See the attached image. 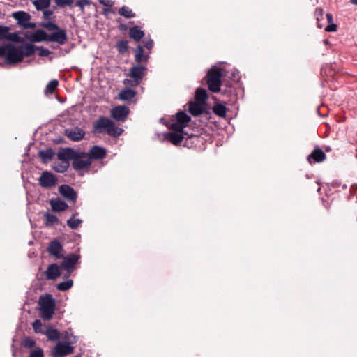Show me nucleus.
Wrapping results in <instances>:
<instances>
[{
    "label": "nucleus",
    "instance_id": "obj_1",
    "mask_svg": "<svg viewBox=\"0 0 357 357\" xmlns=\"http://www.w3.org/2000/svg\"><path fill=\"white\" fill-rule=\"evenodd\" d=\"M40 26L52 33L48 34L43 29H37L34 33L26 32L24 34L25 38L31 43L45 41L63 45L66 42L68 39L66 31L60 28L54 20L43 22L40 24Z\"/></svg>",
    "mask_w": 357,
    "mask_h": 357
},
{
    "label": "nucleus",
    "instance_id": "obj_2",
    "mask_svg": "<svg viewBox=\"0 0 357 357\" xmlns=\"http://www.w3.org/2000/svg\"><path fill=\"white\" fill-rule=\"evenodd\" d=\"M225 75L223 68L216 67L215 66L211 67L207 73V84L208 90L213 93H218L220 91L222 85V77Z\"/></svg>",
    "mask_w": 357,
    "mask_h": 357
},
{
    "label": "nucleus",
    "instance_id": "obj_3",
    "mask_svg": "<svg viewBox=\"0 0 357 357\" xmlns=\"http://www.w3.org/2000/svg\"><path fill=\"white\" fill-rule=\"evenodd\" d=\"M209 139L210 136L206 132H201L200 134L188 132L187 139L184 141L183 146L188 149H195L199 151L204 150Z\"/></svg>",
    "mask_w": 357,
    "mask_h": 357
},
{
    "label": "nucleus",
    "instance_id": "obj_4",
    "mask_svg": "<svg viewBox=\"0 0 357 357\" xmlns=\"http://www.w3.org/2000/svg\"><path fill=\"white\" fill-rule=\"evenodd\" d=\"M40 305L41 317L45 320H50L52 318L56 307V301L50 294L40 296L39 299Z\"/></svg>",
    "mask_w": 357,
    "mask_h": 357
},
{
    "label": "nucleus",
    "instance_id": "obj_5",
    "mask_svg": "<svg viewBox=\"0 0 357 357\" xmlns=\"http://www.w3.org/2000/svg\"><path fill=\"white\" fill-rule=\"evenodd\" d=\"M191 118L185 111L180 110L175 116H172L167 126L175 132L182 131L186 128Z\"/></svg>",
    "mask_w": 357,
    "mask_h": 357
},
{
    "label": "nucleus",
    "instance_id": "obj_6",
    "mask_svg": "<svg viewBox=\"0 0 357 357\" xmlns=\"http://www.w3.org/2000/svg\"><path fill=\"white\" fill-rule=\"evenodd\" d=\"M5 62L6 64H15L23 61L22 47H16L13 43L5 45Z\"/></svg>",
    "mask_w": 357,
    "mask_h": 357
},
{
    "label": "nucleus",
    "instance_id": "obj_7",
    "mask_svg": "<svg viewBox=\"0 0 357 357\" xmlns=\"http://www.w3.org/2000/svg\"><path fill=\"white\" fill-rule=\"evenodd\" d=\"M92 164L90 160L88 153L79 150H76L72 160V167L77 171L80 172L88 169Z\"/></svg>",
    "mask_w": 357,
    "mask_h": 357
},
{
    "label": "nucleus",
    "instance_id": "obj_8",
    "mask_svg": "<svg viewBox=\"0 0 357 357\" xmlns=\"http://www.w3.org/2000/svg\"><path fill=\"white\" fill-rule=\"evenodd\" d=\"M187 130H182L178 132H164V139L168 142H170L172 144L178 146L181 144L182 142H184L187 139Z\"/></svg>",
    "mask_w": 357,
    "mask_h": 357
},
{
    "label": "nucleus",
    "instance_id": "obj_9",
    "mask_svg": "<svg viewBox=\"0 0 357 357\" xmlns=\"http://www.w3.org/2000/svg\"><path fill=\"white\" fill-rule=\"evenodd\" d=\"M63 261L60 267L61 269L73 272L75 269V266L79 261L80 255L75 253H70L66 256L63 255Z\"/></svg>",
    "mask_w": 357,
    "mask_h": 357
},
{
    "label": "nucleus",
    "instance_id": "obj_10",
    "mask_svg": "<svg viewBox=\"0 0 357 357\" xmlns=\"http://www.w3.org/2000/svg\"><path fill=\"white\" fill-rule=\"evenodd\" d=\"M146 71V66L140 64L133 66L130 69L128 75L133 79V82H135L133 86H137L142 82Z\"/></svg>",
    "mask_w": 357,
    "mask_h": 357
},
{
    "label": "nucleus",
    "instance_id": "obj_11",
    "mask_svg": "<svg viewBox=\"0 0 357 357\" xmlns=\"http://www.w3.org/2000/svg\"><path fill=\"white\" fill-rule=\"evenodd\" d=\"M130 109L126 105H117L110 110L111 117L116 121H125L130 114Z\"/></svg>",
    "mask_w": 357,
    "mask_h": 357
},
{
    "label": "nucleus",
    "instance_id": "obj_12",
    "mask_svg": "<svg viewBox=\"0 0 357 357\" xmlns=\"http://www.w3.org/2000/svg\"><path fill=\"white\" fill-rule=\"evenodd\" d=\"M57 181V177L51 172L44 171L38 178L39 185L45 188H50L54 186Z\"/></svg>",
    "mask_w": 357,
    "mask_h": 357
},
{
    "label": "nucleus",
    "instance_id": "obj_13",
    "mask_svg": "<svg viewBox=\"0 0 357 357\" xmlns=\"http://www.w3.org/2000/svg\"><path fill=\"white\" fill-rule=\"evenodd\" d=\"M59 192L66 200L75 203L77 199V193L76 190L67 184H63L59 187Z\"/></svg>",
    "mask_w": 357,
    "mask_h": 357
},
{
    "label": "nucleus",
    "instance_id": "obj_14",
    "mask_svg": "<svg viewBox=\"0 0 357 357\" xmlns=\"http://www.w3.org/2000/svg\"><path fill=\"white\" fill-rule=\"evenodd\" d=\"M110 123H112L111 119L106 116H101L94 122L93 130L98 133L107 132Z\"/></svg>",
    "mask_w": 357,
    "mask_h": 357
},
{
    "label": "nucleus",
    "instance_id": "obj_15",
    "mask_svg": "<svg viewBox=\"0 0 357 357\" xmlns=\"http://www.w3.org/2000/svg\"><path fill=\"white\" fill-rule=\"evenodd\" d=\"M48 252L50 255L54 257L56 259H61L63 255V245L61 242L57 239H53L49 243Z\"/></svg>",
    "mask_w": 357,
    "mask_h": 357
},
{
    "label": "nucleus",
    "instance_id": "obj_16",
    "mask_svg": "<svg viewBox=\"0 0 357 357\" xmlns=\"http://www.w3.org/2000/svg\"><path fill=\"white\" fill-rule=\"evenodd\" d=\"M326 159V155L325 153L319 146H317L307 157V160L310 165L315 162H321Z\"/></svg>",
    "mask_w": 357,
    "mask_h": 357
},
{
    "label": "nucleus",
    "instance_id": "obj_17",
    "mask_svg": "<svg viewBox=\"0 0 357 357\" xmlns=\"http://www.w3.org/2000/svg\"><path fill=\"white\" fill-rule=\"evenodd\" d=\"M90 160H102L107 155L106 149L100 146H93L87 153Z\"/></svg>",
    "mask_w": 357,
    "mask_h": 357
},
{
    "label": "nucleus",
    "instance_id": "obj_18",
    "mask_svg": "<svg viewBox=\"0 0 357 357\" xmlns=\"http://www.w3.org/2000/svg\"><path fill=\"white\" fill-rule=\"evenodd\" d=\"M74 351V347L69 342H59L54 347L56 356H66Z\"/></svg>",
    "mask_w": 357,
    "mask_h": 357
},
{
    "label": "nucleus",
    "instance_id": "obj_19",
    "mask_svg": "<svg viewBox=\"0 0 357 357\" xmlns=\"http://www.w3.org/2000/svg\"><path fill=\"white\" fill-rule=\"evenodd\" d=\"M65 135L73 142L81 141L84 135L85 131L78 127L65 130Z\"/></svg>",
    "mask_w": 357,
    "mask_h": 357
},
{
    "label": "nucleus",
    "instance_id": "obj_20",
    "mask_svg": "<svg viewBox=\"0 0 357 357\" xmlns=\"http://www.w3.org/2000/svg\"><path fill=\"white\" fill-rule=\"evenodd\" d=\"M77 149L71 147L60 149L57 153L58 159L63 162H69L72 160Z\"/></svg>",
    "mask_w": 357,
    "mask_h": 357
},
{
    "label": "nucleus",
    "instance_id": "obj_21",
    "mask_svg": "<svg viewBox=\"0 0 357 357\" xmlns=\"http://www.w3.org/2000/svg\"><path fill=\"white\" fill-rule=\"evenodd\" d=\"M222 96L227 98V101L234 103L238 98L236 91L233 85H227V89L221 88L220 91Z\"/></svg>",
    "mask_w": 357,
    "mask_h": 357
},
{
    "label": "nucleus",
    "instance_id": "obj_22",
    "mask_svg": "<svg viewBox=\"0 0 357 357\" xmlns=\"http://www.w3.org/2000/svg\"><path fill=\"white\" fill-rule=\"evenodd\" d=\"M61 267L56 263L51 264L45 271V276L47 280H55L61 275Z\"/></svg>",
    "mask_w": 357,
    "mask_h": 357
},
{
    "label": "nucleus",
    "instance_id": "obj_23",
    "mask_svg": "<svg viewBox=\"0 0 357 357\" xmlns=\"http://www.w3.org/2000/svg\"><path fill=\"white\" fill-rule=\"evenodd\" d=\"M52 210L54 212H61L66 211L68 208V205L63 200L57 197L50 201Z\"/></svg>",
    "mask_w": 357,
    "mask_h": 357
},
{
    "label": "nucleus",
    "instance_id": "obj_24",
    "mask_svg": "<svg viewBox=\"0 0 357 357\" xmlns=\"http://www.w3.org/2000/svg\"><path fill=\"white\" fill-rule=\"evenodd\" d=\"M144 35V31L139 26L135 25L129 29V36L135 42H139Z\"/></svg>",
    "mask_w": 357,
    "mask_h": 357
},
{
    "label": "nucleus",
    "instance_id": "obj_25",
    "mask_svg": "<svg viewBox=\"0 0 357 357\" xmlns=\"http://www.w3.org/2000/svg\"><path fill=\"white\" fill-rule=\"evenodd\" d=\"M13 17L17 20V24L22 27L26 24L28 21H30L31 15L24 11H17L13 13Z\"/></svg>",
    "mask_w": 357,
    "mask_h": 357
},
{
    "label": "nucleus",
    "instance_id": "obj_26",
    "mask_svg": "<svg viewBox=\"0 0 357 357\" xmlns=\"http://www.w3.org/2000/svg\"><path fill=\"white\" fill-rule=\"evenodd\" d=\"M136 91L131 88L122 89L118 94L119 99L122 101H128L132 100L136 96Z\"/></svg>",
    "mask_w": 357,
    "mask_h": 357
},
{
    "label": "nucleus",
    "instance_id": "obj_27",
    "mask_svg": "<svg viewBox=\"0 0 357 357\" xmlns=\"http://www.w3.org/2000/svg\"><path fill=\"white\" fill-rule=\"evenodd\" d=\"M135 60L137 63L148 62L149 59V54H144V48L142 45H138L134 50Z\"/></svg>",
    "mask_w": 357,
    "mask_h": 357
},
{
    "label": "nucleus",
    "instance_id": "obj_28",
    "mask_svg": "<svg viewBox=\"0 0 357 357\" xmlns=\"http://www.w3.org/2000/svg\"><path fill=\"white\" fill-rule=\"evenodd\" d=\"M44 218L45 225L46 227H53L59 223V220L58 217L56 215L52 214L48 211L45 213Z\"/></svg>",
    "mask_w": 357,
    "mask_h": 357
},
{
    "label": "nucleus",
    "instance_id": "obj_29",
    "mask_svg": "<svg viewBox=\"0 0 357 357\" xmlns=\"http://www.w3.org/2000/svg\"><path fill=\"white\" fill-rule=\"evenodd\" d=\"M38 155L42 162L46 163L52 159L54 155V152L52 148H47L45 150H40L38 153Z\"/></svg>",
    "mask_w": 357,
    "mask_h": 357
},
{
    "label": "nucleus",
    "instance_id": "obj_30",
    "mask_svg": "<svg viewBox=\"0 0 357 357\" xmlns=\"http://www.w3.org/2000/svg\"><path fill=\"white\" fill-rule=\"evenodd\" d=\"M22 45H20V47H22V56L29 57L34 54L36 50V46H35L33 43H22Z\"/></svg>",
    "mask_w": 357,
    "mask_h": 357
},
{
    "label": "nucleus",
    "instance_id": "obj_31",
    "mask_svg": "<svg viewBox=\"0 0 357 357\" xmlns=\"http://www.w3.org/2000/svg\"><path fill=\"white\" fill-rule=\"evenodd\" d=\"M123 131V128L116 126L115 123L112 121V123H110L106 132L111 137H117L121 135Z\"/></svg>",
    "mask_w": 357,
    "mask_h": 357
},
{
    "label": "nucleus",
    "instance_id": "obj_32",
    "mask_svg": "<svg viewBox=\"0 0 357 357\" xmlns=\"http://www.w3.org/2000/svg\"><path fill=\"white\" fill-rule=\"evenodd\" d=\"M202 103L199 102H190L189 103V112L195 116H197L199 114H201L203 111L204 108L202 106Z\"/></svg>",
    "mask_w": 357,
    "mask_h": 357
},
{
    "label": "nucleus",
    "instance_id": "obj_33",
    "mask_svg": "<svg viewBox=\"0 0 357 357\" xmlns=\"http://www.w3.org/2000/svg\"><path fill=\"white\" fill-rule=\"evenodd\" d=\"M196 102L204 104L207 100V93L206 89L203 88H198L195 94Z\"/></svg>",
    "mask_w": 357,
    "mask_h": 357
},
{
    "label": "nucleus",
    "instance_id": "obj_34",
    "mask_svg": "<svg viewBox=\"0 0 357 357\" xmlns=\"http://www.w3.org/2000/svg\"><path fill=\"white\" fill-rule=\"evenodd\" d=\"M118 13L127 19H131L136 17L135 13L127 6H123L118 10Z\"/></svg>",
    "mask_w": 357,
    "mask_h": 357
},
{
    "label": "nucleus",
    "instance_id": "obj_35",
    "mask_svg": "<svg viewBox=\"0 0 357 357\" xmlns=\"http://www.w3.org/2000/svg\"><path fill=\"white\" fill-rule=\"evenodd\" d=\"M213 112L219 117H225L227 113V107L222 103H217L213 106Z\"/></svg>",
    "mask_w": 357,
    "mask_h": 357
},
{
    "label": "nucleus",
    "instance_id": "obj_36",
    "mask_svg": "<svg viewBox=\"0 0 357 357\" xmlns=\"http://www.w3.org/2000/svg\"><path fill=\"white\" fill-rule=\"evenodd\" d=\"M116 47L119 54H123L129 50L128 41L126 40H121L117 41Z\"/></svg>",
    "mask_w": 357,
    "mask_h": 357
},
{
    "label": "nucleus",
    "instance_id": "obj_37",
    "mask_svg": "<svg viewBox=\"0 0 357 357\" xmlns=\"http://www.w3.org/2000/svg\"><path fill=\"white\" fill-rule=\"evenodd\" d=\"M32 3L38 11L43 10L50 6V0H33Z\"/></svg>",
    "mask_w": 357,
    "mask_h": 357
},
{
    "label": "nucleus",
    "instance_id": "obj_38",
    "mask_svg": "<svg viewBox=\"0 0 357 357\" xmlns=\"http://www.w3.org/2000/svg\"><path fill=\"white\" fill-rule=\"evenodd\" d=\"M5 40L13 42V43H24V38L20 36L18 32L9 33V31H8V33L6 35V38Z\"/></svg>",
    "mask_w": 357,
    "mask_h": 357
},
{
    "label": "nucleus",
    "instance_id": "obj_39",
    "mask_svg": "<svg viewBox=\"0 0 357 357\" xmlns=\"http://www.w3.org/2000/svg\"><path fill=\"white\" fill-rule=\"evenodd\" d=\"M62 338L63 342H69L70 344H75L77 341V337L73 334L71 330L64 331Z\"/></svg>",
    "mask_w": 357,
    "mask_h": 357
},
{
    "label": "nucleus",
    "instance_id": "obj_40",
    "mask_svg": "<svg viewBox=\"0 0 357 357\" xmlns=\"http://www.w3.org/2000/svg\"><path fill=\"white\" fill-rule=\"evenodd\" d=\"M45 335H47L48 340L51 341L58 340L60 337V333L59 331L51 327H48L47 328Z\"/></svg>",
    "mask_w": 357,
    "mask_h": 357
},
{
    "label": "nucleus",
    "instance_id": "obj_41",
    "mask_svg": "<svg viewBox=\"0 0 357 357\" xmlns=\"http://www.w3.org/2000/svg\"><path fill=\"white\" fill-rule=\"evenodd\" d=\"M76 215H77V213L73 214V216L67 220V225L72 229H77L82 222V220L80 219H74V216Z\"/></svg>",
    "mask_w": 357,
    "mask_h": 357
},
{
    "label": "nucleus",
    "instance_id": "obj_42",
    "mask_svg": "<svg viewBox=\"0 0 357 357\" xmlns=\"http://www.w3.org/2000/svg\"><path fill=\"white\" fill-rule=\"evenodd\" d=\"M73 285V281L68 279L66 281L61 282L56 285V289L61 291H66L70 289Z\"/></svg>",
    "mask_w": 357,
    "mask_h": 357
},
{
    "label": "nucleus",
    "instance_id": "obj_43",
    "mask_svg": "<svg viewBox=\"0 0 357 357\" xmlns=\"http://www.w3.org/2000/svg\"><path fill=\"white\" fill-rule=\"evenodd\" d=\"M314 17L317 20V26L319 29H322L324 24L321 23V21L324 20V10L321 8H316L314 10Z\"/></svg>",
    "mask_w": 357,
    "mask_h": 357
},
{
    "label": "nucleus",
    "instance_id": "obj_44",
    "mask_svg": "<svg viewBox=\"0 0 357 357\" xmlns=\"http://www.w3.org/2000/svg\"><path fill=\"white\" fill-rule=\"evenodd\" d=\"M69 167V162H63L61 164L59 162L55 163L53 166V169L55 172L59 173H64L67 171Z\"/></svg>",
    "mask_w": 357,
    "mask_h": 357
},
{
    "label": "nucleus",
    "instance_id": "obj_45",
    "mask_svg": "<svg viewBox=\"0 0 357 357\" xmlns=\"http://www.w3.org/2000/svg\"><path fill=\"white\" fill-rule=\"evenodd\" d=\"M58 85H59L58 80H56V79L51 80L47 84V86L45 87V93H50V94H52L56 88L58 86Z\"/></svg>",
    "mask_w": 357,
    "mask_h": 357
},
{
    "label": "nucleus",
    "instance_id": "obj_46",
    "mask_svg": "<svg viewBox=\"0 0 357 357\" xmlns=\"http://www.w3.org/2000/svg\"><path fill=\"white\" fill-rule=\"evenodd\" d=\"M35 345L36 341L30 337H25L21 342V346L24 348L31 349L34 347Z\"/></svg>",
    "mask_w": 357,
    "mask_h": 357
},
{
    "label": "nucleus",
    "instance_id": "obj_47",
    "mask_svg": "<svg viewBox=\"0 0 357 357\" xmlns=\"http://www.w3.org/2000/svg\"><path fill=\"white\" fill-rule=\"evenodd\" d=\"M229 73V78L232 80V81H234V82H238L240 81V79H241V76L239 75V71L234 68V69H231V71H228L227 72Z\"/></svg>",
    "mask_w": 357,
    "mask_h": 357
},
{
    "label": "nucleus",
    "instance_id": "obj_48",
    "mask_svg": "<svg viewBox=\"0 0 357 357\" xmlns=\"http://www.w3.org/2000/svg\"><path fill=\"white\" fill-rule=\"evenodd\" d=\"M43 18L47 21H54L56 16L54 15V12L52 10H43Z\"/></svg>",
    "mask_w": 357,
    "mask_h": 357
},
{
    "label": "nucleus",
    "instance_id": "obj_49",
    "mask_svg": "<svg viewBox=\"0 0 357 357\" xmlns=\"http://www.w3.org/2000/svg\"><path fill=\"white\" fill-rule=\"evenodd\" d=\"M33 328L36 333H43V324L40 319H36L32 324Z\"/></svg>",
    "mask_w": 357,
    "mask_h": 357
},
{
    "label": "nucleus",
    "instance_id": "obj_50",
    "mask_svg": "<svg viewBox=\"0 0 357 357\" xmlns=\"http://www.w3.org/2000/svg\"><path fill=\"white\" fill-rule=\"evenodd\" d=\"M90 3H91V1L89 0H77L75 2V6L79 7L81 12L82 13H84V6L90 5Z\"/></svg>",
    "mask_w": 357,
    "mask_h": 357
},
{
    "label": "nucleus",
    "instance_id": "obj_51",
    "mask_svg": "<svg viewBox=\"0 0 357 357\" xmlns=\"http://www.w3.org/2000/svg\"><path fill=\"white\" fill-rule=\"evenodd\" d=\"M36 50L38 51V54L40 56H48L52 52L50 50H49L47 48H45L43 46L40 47H36Z\"/></svg>",
    "mask_w": 357,
    "mask_h": 357
},
{
    "label": "nucleus",
    "instance_id": "obj_52",
    "mask_svg": "<svg viewBox=\"0 0 357 357\" xmlns=\"http://www.w3.org/2000/svg\"><path fill=\"white\" fill-rule=\"evenodd\" d=\"M29 357H44L43 350L38 347L36 349L31 351Z\"/></svg>",
    "mask_w": 357,
    "mask_h": 357
},
{
    "label": "nucleus",
    "instance_id": "obj_53",
    "mask_svg": "<svg viewBox=\"0 0 357 357\" xmlns=\"http://www.w3.org/2000/svg\"><path fill=\"white\" fill-rule=\"evenodd\" d=\"M73 1V0H55V3L57 6L63 8L66 6H70Z\"/></svg>",
    "mask_w": 357,
    "mask_h": 357
},
{
    "label": "nucleus",
    "instance_id": "obj_54",
    "mask_svg": "<svg viewBox=\"0 0 357 357\" xmlns=\"http://www.w3.org/2000/svg\"><path fill=\"white\" fill-rule=\"evenodd\" d=\"M9 26H4L0 24V40H5L6 38V35L8 31H9Z\"/></svg>",
    "mask_w": 357,
    "mask_h": 357
},
{
    "label": "nucleus",
    "instance_id": "obj_55",
    "mask_svg": "<svg viewBox=\"0 0 357 357\" xmlns=\"http://www.w3.org/2000/svg\"><path fill=\"white\" fill-rule=\"evenodd\" d=\"M337 26L335 24L331 23L324 28V30L326 32H334L337 31Z\"/></svg>",
    "mask_w": 357,
    "mask_h": 357
},
{
    "label": "nucleus",
    "instance_id": "obj_56",
    "mask_svg": "<svg viewBox=\"0 0 357 357\" xmlns=\"http://www.w3.org/2000/svg\"><path fill=\"white\" fill-rule=\"evenodd\" d=\"M98 1L100 4L107 7H112L114 3V1L112 0H98Z\"/></svg>",
    "mask_w": 357,
    "mask_h": 357
},
{
    "label": "nucleus",
    "instance_id": "obj_57",
    "mask_svg": "<svg viewBox=\"0 0 357 357\" xmlns=\"http://www.w3.org/2000/svg\"><path fill=\"white\" fill-rule=\"evenodd\" d=\"M143 47H146L147 50H151L153 47V41L151 39H149L146 41H144V46Z\"/></svg>",
    "mask_w": 357,
    "mask_h": 357
},
{
    "label": "nucleus",
    "instance_id": "obj_58",
    "mask_svg": "<svg viewBox=\"0 0 357 357\" xmlns=\"http://www.w3.org/2000/svg\"><path fill=\"white\" fill-rule=\"evenodd\" d=\"M109 13H113V14L115 13V12L112 8V7H108V8H105L103 9V14L105 15H107Z\"/></svg>",
    "mask_w": 357,
    "mask_h": 357
},
{
    "label": "nucleus",
    "instance_id": "obj_59",
    "mask_svg": "<svg viewBox=\"0 0 357 357\" xmlns=\"http://www.w3.org/2000/svg\"><path fill=\"white\" fill-rule=\"evenodd\" d=\"M118 29L121 31H126L128 29V27L126 24H119L118 25Z\"/></svg>",
    "mask_w": 357,
    "mask_h": 357
},
{
    "label": "nucleus",
    "instance_id": "obj_60",
    "mask_svg": "<svg viewBox=\"0 0 357 357\" xmlns=\"http://www.w3.org/2000/svg\"><path fill=\"white\" fill-rule=\"evenodd\" d=\"M36 26V24L34 22H30L28 21L26 24L24 26V29H33Z\"/></svg>",
    "mask_w": 357,
    "mask_h": 357
},
{
    "label": "nucleus",
    "instance_id": "obj_61",
    "mask_svg": "<svg viewBox=\"0 0 357 357\" xmlns=\"http://www.w3.org/2000/svg\"><path fill=\"white\" fill-rule=\"evenodd\" d=\"M326 18L328 24L333 23V17L331 13H327L326 14Z\"/></svg>",
    "mask_w": 357,
    "mask_h": 357
},
{
    "label": "nucleus",
    "instance_id": "obj_62",
    "mask_svg": "<svg viewBox=\"0 0 357 357\" xmlns=\"http://www.w3.org/2000/svg\"><path fill=\"white\" fill-rule=\"evenodd\" d=\"M5 55V45L0 46V57H4Z\"/></svg>",
    "mask_w": 357,
    "mask_h": 357
},
{
    "label": "nucleus",
    "instance_id": "obj_63",
    "mask_svg": "<svg viewBox=\"0 0 357 357\" xmlns=\"http://www.w3.org/2000/svg\"><path fill=\"white\" fill-rule=\"evenodd\" d=\"M227 85H232V84L229 82L223 81L222 82L221 88L227 89Z\"/></svg>",
    "mask_w": 357,
    "mask_h": 357
},
{
    "label": "nucleus",
    "instance_id": "obj_64",
    "mask_svg": "<svg viewBox=\"0 0 357 357\" xmlns=\"http://www.w3.org/2000/svg\"><path fill=\"white\" fill-rule=\"evenodd\" d=\"M73 272H70L68 271H66V273L64 274V278H68L71 275Z\"/></svg>",
    "mask_w": 357,
    "mask_h": 357
}]
</instances>
